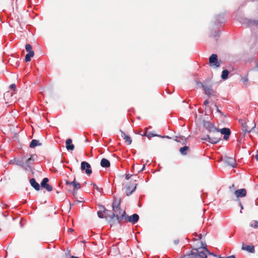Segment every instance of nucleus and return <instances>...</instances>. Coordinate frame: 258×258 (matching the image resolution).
<instances>
[{
	"mask_svg": "<svg viewBox=\"0 0 258 258\" xmlns=\"http://www.w3.org/2000/svg\"><path fill=\"white\" fill-rule=\"evenodd\" d=\"M188 150V147L187 146H184L182 148H180L179 151L181 155H185L187 154V151Z\"/></svg>",
	"mask_w": 258,
	"mask_h": 258,
	"instance_id": "nucleus-23",
	"label": "nucleus"
},
{
	"mask_svg": "<svg viewBox=\"0 0 258 258\" xmlns=\"http://www.w3.org/2000/svg\"><path fill=\"white\" fill-rule=\"evenodd\" d=\"M203 249H205V250L209 254L211 255H213L215 257H217V255L215 254L214 253L211 252L208 249H207V247H203Z\"/></svg>",
	"mask_w": 258,
	"mask_h": 258,
	"instance_id": "nucleus-29",
	"label": "nucleus"
},
{
	"mask_svg": "<svg viewBox=\"0 0 258 258\" xmlns=\"http://www.w3.org/2000/svg\"><path fill=\"white\" fill-rule=\"evenodd\" d=\"M10 87L15 90L16 88V86L15 84H12L10 86Z\"/></svg>",
	"mask_w": 258,
	"mask_h": 258,
	"instance_id": "nucleus-33",
	"label": "nucleus"
},
{
	"mask_svg": "<svg viewBox=\"0 0 258 258\" xmlns=\"http://www.w3.org/2000/svg\"><path fill=\"white\" fill-rule=\"evenodd\" d=\"M250 226L254 228H257L258 227V221H254L250 224Z\"/></svg>",
	"mask_w": 258,
	"mask_h": 258,
	"instance_id": "nucleus-27",
	"label": "nucleus"
},
{
	"mask_svg": "<svg viewBox=\"0 0 258 258\" xmlns=\"http://www.w3.org/2000/svg\"><path fill=\"white\" fill-rule=\"evenodd\" d=\"M120 203H121V199H114L113 202L112 204V210L114 212L113 213H111L110 215H109V218L111 219H113L114 218H116L117 220V216L118 217H120V215L122 214V211L120 208Z\"/></svg>",
	"mask_w": 258,
	"mask_h": 258,
	"instance_id": "nucleus-2",
	"label": "nucleus"
},
{
	"mask_svg": "<svg viewBox=\"0 0 258 258\" xmlns=\"http://www.w3.org/2000/svg\"><path fill=\"white\" fill-rule=\"evenodd\" d=\"M225 258H236V257L235 255H230L229 256H226V257H225Z\"/></svg>",
	"mask_w": 258,
	"mask_h": 258,
	"instance_id": "nucleus-36",
	"label": "nucleus"
},
{
	"mask_svg": "<svg viewBox=\"0 0 258 258\" xmlns=\"http://www.w3.org/2000/svg\"><path fill=\"white\" fill-rule=\"evenodd\" d=\"M256 68L257 71H258V63L256 64Z\"/></svg>",
	"mask_w": 258,
	"mask_h": 258,
	"instance_id": "nucleus-46",
	"label": "nucleus"
},
{
	"mask_svg": "<svg viewBox=\"0 0 258 258\" xmlns=\"http://www.w3.org/2000/svg\"><path fill=\"white\" fill-rule=\"evenodd\" d=\"M69 231H71V232H72V231H74V230L73 229H72V228H70V229H69Z\"/></svg>",
	"mask_w": 258,
	"mask_h": 258,
	"instance_id": "nucleus-45",
	"label": "nucleus"
},
{
	"mask_svg": "<svg viewBox=\"0 0 258 258\" xmlns=\"http://www.w3.org/2000/svg\"><path fill=\"white\" fill-rule=\"evenodd\" d=\"M215 107H216L217 111L219 112L221 114H222V112L219 109L218 106L216 105V104H215Z\"/></svg>",
	"mask_w": 258,
	"mask_h": 258,
	"instance_id": "nucleus-34",
	"label": "nucleus"
},
{
	"mask_svg": "<svg viewBox=\"0 0 258 258\" xmlns=\"http://www.w3.org/2000/svg\"><path fill=\"white\" fill-rule=\"evenodd\" d=\"M242 249L251 253H254L255 251L254 247L253 245H244L243 244Z\"/></svg>",
	"mask_w": 258,
	"mask_h": 258,
	"instance_id": "nucleus-18",
	"label": "nucleus"
},
{
	"mask_svg": "<svg viewBox=\"0 0 258 258\" xmlns=\"http://www.w3.org/2000/svg\"><path fill=\"white\" fill-rule=\"evenodd\" d=\"M48 182V179L47 178H44L43 179L41 185L42 187L44 188L45 186L47 184V182Z\"/></svg>",
	"mask_w": 258,
	"mask_h": 258,
	"instance_id": "nucleus-25",
	"label": "nucleus"
},
{
	"mask_svg": "<svg viewBox=\"0 0 258 258\" xmlns=\"http://www.w3.org/2000/svg\"><path fill=\"white\" fill-rule=\"evenodd\" d=\"M184 258H207V254L203 251H199L198 249L194 248L189 252L184 255Z\"/></svg>",
	"mask_w": 258,
	"mask_h": 258,
	"instance_id": "nucleus-4",
	"label": "nucleus"
},
{
	"mask_svg": "<svg viewBox=\"0 0 258 258\" xmlns=\"http://www.w3.org/2000/svg\"><path fill=\"white\" fill-rule=\"evenodd\" d=\"M202 140L206 141L212 144H216L221 140V134L220 133V129H217L213 132L206 135Z\"/></svg>",
	"mask_w": 258,
	"mask_h": 258,
	"instance_id": "nucleus-1",
	"label": "nucleus"
},
{
	"mask_svg": "<svg viewBox=\"0 0 258 258\" xmlns=\"http://www.w3.org/2000/svg\"><path fill=\"white\" fill-rule=\"evenodd\" d=\"M225 161L229 165L234 167L236 164L235 160L232 157H227L225 159Z\"/></svg>",
	"mask_w": 258,
	"mask_h": 258,
	"instance_id": "nucleus-16",
	"label": "nucleus"
},
{
	"mask_svg": "<svg viewBox=\"0 0 258 258\" xmlns=\"http://www.w3.org/2000/svg\"><path fill=\"white\" fill-rule=\"evenodd\" d=\"M221 18H222L221 16V15H218V16H217L216 19H217V21H219V19H220ZM219 21H220V20H219Z\"/></svg>",
	"mask_w": 258,
	"mask_h": 258,
	"instance_id": "nucleus-38",
	"label": "nucleus"
},
{
	"mask_svg": "<svg viewBox=\"0 0 258 258\" xmlns=\"http://www.w3.org/2000/svg\"><path fill=\"white\" fill-rule=\"evenodd\" d=\"M239 205H240V206L241 209V210H242V209H243V206H242V204H241V202H239Z\"/></svg>",
	"mask_w": 258,
	"mask_h": 258,
	"instance_id": "nucleus-40",
	"label": "nucleus"
},
{
	"mask_svg": "<svg viewBox=\"0 0 258 258\" xmlns=\"http://www.w3.org/2000/svg\"><path fill=\"white\" fill-rule=\"evenodd\" d=\"M180 258H184V255L183 256L181 257Z\"/></svg>",
	"mask_w": 258,
	"mask_h": 258,
	"instance_id": "nucleus-48",
	"label": "nucleus"
},
{
	"mask_svg": "<svg viewBox=\"0 0 258 258\" xmlns=\"http://www.w3.org/2000/svg\"><path fill=\"white\" fill-rule=\"evenodd\" d=\"M178 242H179L178 240H175L174 241V243L175 244H177L178 243Z\"/></svg>",
	"mask_w": 258,
	"mask_h": 258,
	"instance_id": "nucleus-39",
	"label": "nucleus"
},
{
	"mask_svg": "<svg viewBox=\"0 0 258 258\" xmlns=\"http://www.w3.org/2000/svg\"><path fill=\"white\" fill-rule=\"evenodd\" d=\"M103 212L105 214L106 217H108L109 218V215H110L111 213H112L110 211L106 210L105 208H104Z\"/></svg>",
	"mask_w": 258,
	"mask_h": 258,
	"instance_id": "nucleus-28",
	"label": "nucleus"
},
{
	"mask_svg": "<svg viewBox=\"0 0 258 258\" xmlns=\"http://www.w3.org/2000/svg\"><path fill=\"white\" fill-rule=\"evenodd\" d=\"M209 63L211 66H215L216 68H219L220 66V62L218 61L217 55L216 54H212L209 58Z\"/></svg>",
	"mask_w": 258,
	"mask_h": 258,
	"instance_id": "nucleus-6",
	"label": "nucleus"
},
{
	"mask_svg": "<svg viewBox=\"0 0 258 258\" xmlns=\"http://www.w3.org/2000/svg\"><path fill=\"white\" fill-rule=\"evenodd\" d=\"M204 127L208 131L209 134L212 132L213 133L214 131H216V130L218 129V128L215 126L214 124H213L210 121H204Z\"/></svg>",
	"mask_w": 258,
	"mask_h": 258,
	"instance_id": "nucleus-7",
	"label": "nucleus"
},
{
	"mask_svg": "<svg viewBox=\"0 0 258 258\" xmlns=\"http://www.w3.org/2000/svg\"><path fill=\"white\" fill-rule=\"evenodd\" d=\"M229 71L227 70H224L222 71L221 78L223 80H226L228 78Z\"/></svg>",
	"mask_w": 258,
	"mask_h": 258,
	"instance_id": "nucleus-24",
	"label": "nucleus"
},
{
	"mask_svg": "<svg viewBox=\"0 0 258 258\" xmlns=\"http://www.w3.org/2000/svg\"><path fill=\"white\" fill-rule=\"evenodd\" d=\"M234 194L238 198L244 197L246 195V190L245 188L237 189L234 191Z\"/></svg>",
	"mask_w": 258,
	"mask_h": 258,
	"instance_id": "nucleus-12",
	"label": "nucleus"
},
{
	"mask_svg": "<svg viewBox=\"0 0 258 258\" xmlns=\"http://www.w3.org/2000/svg\"><path fill=\"white\" fill-rule=\"evenodd\" d=\"M30 183L31 186L36 190H38L40 189V185L38 183H37L34 178H31L30 180Z\"/></svg>",
	"mask_w": 258,
	"mask_h": 258,
	"instance_id": "nucleus-17",
	"label": "nucleus"
},
{
	"mask_svg": "<svg viewBox=\"0 0 258 258\" xmlns=\"http://www.w3.org/2000/svg\"><path fill=\"white\" fill-rule=\"evenodd\" d=\"M203 88L205 90V94L208 95L209 97L216 96V93L213 90L211 86H203Z\"/></svg>",
	"mask_w": 258,
	"mask_h": 258,
	"instance_id": "nucleus-11",
	"label": "nucleus"
},
{
	"mask_svg": "<svg viewBox=\"0 0 258 258\" xmlns=\"http://www.w3.org/2000/svg\"><path fill=\"white\" fill-rule=\"evenodd\" d=\"M208 103H209V101H208L207 100H205V101H204V104L205 105H207V104H208Z\"/></svg>",
	"mask_w": 258,
	"mask_h": 258,
	"instance_id": "nucleus-37",
	"label": "nucleus"
},
{
	"mask_svg": "<svg viewBox=\"0 0 258 258\" xmlns=\"http://www.w3.org/2000/svg\"><path fill=\"white\" fill-rule=\"evenodd\" d=\"M66 148L68 150L73 151L74 149L75 146L72 144V140L71 139H68L67 140L66 142Z\"/></svg>",
	"mask_w": 258,
	"mask_h": 258,
	"instance_id": "nucleus-15",
	"label": "nucleus"
},
{
	"mask_svg": "<svg viewBox=\"0 0 258 258\" xmlns=\"http://www.w3.org/2000/svg\"><path fill=\"white\" fill-rule=\"evenodd\" d=\"M25 49H26V50L28 52H34L32 50V46L30 44H27L26 45Z\"/></svg>",
	"mask_w": 258,
	"mask_h": 258,
	"instance_id": "nucleus-26",
	"label": "nucleus"
},
{
	"mask_svg": "<svg viewBox=\"0 0 258 258\" xmlns=\"http://www.w3.org/2000/svg\"><path fill=\"white\" fill-rule=\"evenodd\" d=\"M122 137L123 138V139L125 140V142L126 143L127 145H131L132 143V139L129 136L125 134L124 133H122Z\"/></svg>",
	"mask_w": 258,
	"mask_h": 258,
	"instance_id": "nucleus-20",
	"label": "nucleus"
},
{
	"mask_svg": "<svg viewBox=\"0 0 258 258\" xmlns=\"http://www.w3.org/2000/svg\"><path fill=\"white\" fill-rule=\"evenodd\" d=\"M137 183H129L125 186V194L127 196L132 195L136 189Z\"/></svg>",
	"mask_w": 258,
	"mask_h": 258,
	"instance_id": "nucleus-5",
	"label": "nucleus"
},
{
	"mask_svg": "<svg viewBox=\"0 0 258 258\" xmlns=\"http://www.w3.org/2000/svg\"><path fill=\"white\" fill-rule=\"evenodd\" d=\"M81 168L82 170H85L87 174L90 175L92 173L90 165L87 162L83 161L81 162Z\"/></svg>",
	"mask_w": 258,
	"mask_h": 258,
	"instance_id": "nucleus-8",
	"label": "nucleus"
},
{
	"mask_svg": "<svg viewBox=\"0 0 258 258\" xmlns=\"http://www.w3.org/2000/svg\"><path fill=\"white\" fill-rule=\"evenodd\" d=\"M66 184L72 186L73 187L74 190H77L79 189H80L81 187L80 184L76 181L75 178H74L73 181H69L68 180H66Z\"/></svg>",
	"mask_w": 258,
	"mask_h": 258,
	"instance_id": "nucleus-9",
	"label": "nucleus"
},
{
	"mask_svg": "<svg viewBox=\"0 0 258 258\" xmlns=\"http://www.w3.org/2000/svg\"><path fill=\"white\" fill-rule=\"evenodd\" d=\"M249 24H253V25H258V21H249Z\"/></svg>",
	"mask_w": 258,
	"mask_h": 258,
	"instance_id": "nucleus-32",
	"label": "nucleus"
},
{
	"mask_svg": "<svg viewBox=\"0 0 258 258\" xmlns=\"http://www.w3.org/2000/svg\"><path fill=\"white\" fill-rule=\"evenodd\" d=\"M41 144L39 143V141L36 140H32L30 144V147L31 148H33L37 146L40 145Z\"/></svg>",
	"mask_w": 258,
	"mask_h": 258,
	"instance_id": "nucleus-21",
	"label": "nucleus"
},
{
	"mask_svg": "<svg viewBox=\"0 0 258 258\" xmlns=\"http://www.w3.org/2000/svg\"><path fill=\"white\" fill-rule=\"evenodd\" d=\"M25 158L23 157L22 160H16L15 162L17 165L20 166L25 169H27V167L26 164Z\"/></svg>",
	"mask_w": 258,
	"mask_h": 258,
	"instance_id": "nucleus-14",
	"label": "nucleus"
},
{
	"mask_svg": "<svg viewBox=\"0 0 258 258\" xmlns=\"http://www.w3.org/2000/svg\"><path fill=\"white\" fill-rule=\"evenodd\" d=\"M117 217L118 223H120L121 221L124 220L125 222H131L134 224L136 223L139 219V216L137 214H134L133 215L128 216L126 215L125 211H123L122 214L120 217Z\"/></svg>",
	"mask_w": 258,
	"mask_h": 258,
	"instance_id": "nucleus-3",
	"label": "nucleus"
},
{
	"mask_svg": "<svg viewBox=\"0 0 258 258\" xmlns=\"http://www.w3.org/2000/svg\"><path fill=\"white\" fill-rule=\"evenodd\" d=\"M97 215L100 218H103L104 217V214L101 211H98L97 212Z\"/></svg>",
	"mask_w": 258,
	"mask_h": 258,
	"instance_id": "nucleus-30",
	"label": "nucleus"
},
{
	"mask_svg": "<svg viewBox=\"0 0 258 258\" xmlns=\"http://www.w3.org/2000/svg\"><path fill=\"white\" fill-rule=\"evenodd\" d=\"M255 159L258 160V154L255 155Z\"/></svg>",
	"mask_w": 258,
	"mask_h": 258,
	"instance_id": "nucleus-43",
	"label": "nucleus"
},
{
	"mask_svg": "<svg viewBox=\"0 0 258 258\" xmlns=\"http://www.w3.org/2000/svg\"><path fill=\"white\" fill-rule=\"evenodd\" d=\"M34 55V52H29L25 56V61L26 62L29 61L31 60V58Z\"/></svg>",
	"mask_w": 258,
	"mask_h": 258,
	"instance_id": "nucleus-22",
	"label": "nucleus"
},
{
	"mask_svg": "<svg viewBox=\"0 0 258 258\" xmlns=\"http://www.w3.org/2000/svg\"><path fill=\"white\" fill-rule=\"evenodd\" d=\"M70 258H79V257H77V256H72Z\"/></svg>",
	"mask_w": 258,
	"mask_h": 258,
	"instance_id": "nucleus-44",
	"label": "nucleus"
},
{
	"mask_svg": "<svg viewBox=\"0 0 258 258\" xmlns=\"http://www.w3.org/2000/svg\"><path fill=\"white\" fill-rule=\"evenodd\" d=\"M36 158H37V155L35 154H34V155H31L30 157L28 159H25V162H26V165L27 167V169L28 168L30 167L31 165L33 163V162H34V161L36 160Z\"/></svg>",
	"mask_w": 258,
	"mask_h": 258,
	"instance_id": "nucleus-13",
	"label": "nucleus"
},
{
	"mask_svg": "<svg viewBox=\"0 0 258 258\" xmlns=\"http://www.w3.org/2000/svg\"><path fill=\"white\" fill-rule=\"evenodd\" d=\"M132 176V175L131 174H126V176H125V178L127 179V180H128Z\"/></svg>",
	"mask_w": 258,
	"mask_h": 258,
	"instance_id": "nucleus-35",
	"label": "nucleus"
},
{
	"mask_svg": "<svg viewBox=\"0 0 258 258\" xmlns=\"http://www.w3.org/2000/svg\"><path fill=\"white\" fill-rule=\"evenodd\" d=\"M100 165L102 167L107 168L110 167V163L109 160L105 158H103L101 160Z\"/></svg>",
	"mask_w": 258,
	"mask_h": 258,
	"instance_id": "nucleus-19",
	"label": "nucleus"
},
{
	"mask_svg": "<svg viewBox=\"0 0 258 258\" xmlns=\"http://www.w3.org/2000/svg\"><path fill=\"white\" fill-rule=\"evenodd\" d=\"M220 133L221 134V136L224 135L223 139L225 140H227L230 135L231 131L229 128L224 127L220 130Z\"/></svg>",
	"mask_w": 258,
	"mask_h": 258,
	"instance_id": "nucleus-10",
	"label": "nucleus"
},
{
	"mask_svg": "<svg viewBox=\"0 0 258 258\" xmlns=\"http://www.w3.org/2000/svg\"><path fill=\"white\" fill-rule=\"evenodd\" d=\"M203 247H206V244H203L202 243V247L203 248Z\"/></svg>",
	"mask_w": 258,
	"mask_h": 258,
	"instance_id": "nucleus-42",
	"label": "nucleus"
},
{
	"mask_svg": "<svg viewBox=\"0 0 258 258\" xmlns=\"http://www.w3.org/2000/svg\"><path fill=\"white\" fill-rule=\"evenodd\" d=\"M44 188L48 191H50L52 190V186L49 185L48 184H47Z\"/></svg>",
	"mask_w": 258,
	"mask_h": 258,
	"instance_id": "nucleus-31",
	"label": "nucleus"
},
{
	"mask_svg": "<svg viewBox=\"0 0 258 258\" xmlns=\"http://www.w3.org/2000/svg\"><path fill=\"white\" fill-rule=\"evenodd\" d=\"M234 187H235L234 184H232L231 186H230V189L234 188Z\"/></svg>",
	"mask_w": 258,
	"mask_h": 258,
	"instance_id": "nucleus-41",
	"label": "nucleus"
},
{
	"mask_svg": "<svg viewBox=\"0 0 258 258\" xmlns=\"http://www.w3.org/2000/svg\"><path fill=\"white\" fill-rule=\"evenodd\" d=\"M218 258H225V257H219Z\"/></svg>",
	"mask_w": 258,
	"mask_h": 258,
	"instance_id": "nucleus-47",
	"label": "nucleus"
}]
</instances>
